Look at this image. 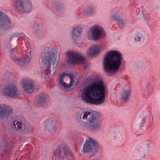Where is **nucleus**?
<instances>
[{
	"mask_svg": "<svg viewBox=\"0 0 160 160\" xmlns=\"http://www.w3.org/2000/svg\"><path fill=\"white\" fill-rule=\"evenodd\" d=\"M105 88L103 82L98 79L92 82L83 89L82 97L86 102L99 105L104 102Z\"/></svg>",
	"mask_w": 160,
	"mask_h": 160,
	"instance_id": "f257e3e1",
	"label": "nucleus"
},
{
	"mask_svg": "<svg viewBox=\"0 0 160 160\" xmlns=\"http://www.w3.org/2000/svg\"><path fill=\"white\" fill-rule=\"evenodd\" d=\"M58 52V50L52 47L45 48L39 59L40 63L43 65L47 64L43 72L44 75H54L59 57V53Z\"/></svg>",
	"mask_w": 160,
	"mask_h": 160,
	"instance_id": "f03ea898",
	"label": "nucleus"
},
{
	"mask_svg": "<svg viewBox=\"0 0 160 160\" xmlns=\"http://www.w3.org/2000/svg\"><path fill=\"white\" fill-rule=\"evenodd\" d=\"M78 122L86 128L91 130H98L101 128L102 125L98 122L96 116L90 112H84L81 110L78 112Z\"/></svg>",
	"mask_w": 160,
	"mask_h": 160,
	"instance_id": "7ed1b4c3",
	"label": "nucleus"
},
{
	"mask_svg": "<svg viewBox=\"0 0 160 160\" xmlns=\"http://www.w3.org/2000/svg\"><path fill=\"white\" fill-rule=\"evenodd\" d=\"M55 160H64L65 158H74V155L69 147L62 143L58 146L53 152Z\"/></svg>",
	"mask_w": 160,
	"mask_h": 160,
	"instance_id": "20e7f679",
	"label": "nucleus"
},
{
	"mask_svg": "<svg viewBox=\"0 0 160 160\" xmlns=\"http://www.w3.org/2000/svg\"><path fill=\"white\" fill-rule=\"evenodd\" d=\"M122 60L123 56L121 52L116 50H111V75L118 72Z\"/></svg>",
	"mask_w": 160,
	"mask_h": 160,
	"instance_id": "39448f33",
	"label": "nucleus"
},
{
	"mask_svg": "<svg viewBox=\"0 0 160 160\" xmlns=\"http://www.w3.org/2000/svg\"><path fill=\"white\" fill-rule=\"evenodd\" d=\"M14 4L16 9L24 13H29L32 10V6L29 0H15Z\"/></svg>",
	"mask_w": 160,
	"mask_h": 160,
	"instance_id": "423d86ee",
	"label": "nucleus"
},
{
	"mask_svg": "<svg viewBox=\"0 0 160 160\" xmlns=\"http://www.w3.org/2000/svg\"><path fill=\"white\" fill-rule=\"evenodd\" d=\"M13 28L10 18L5 13L0 10V28L4 31H9Z\"/></svg>",
	"mask_w": 160,
	"mask_h": 160,
	"instance_id": "0eeeda50",
	"label": "nucleus"
},
{
	"mask_svg": "<svg viewBox=\"0 0 160 160\" xmlns=\"http://www.w3.org/2000/svg\"><path fill=\"white\" fill-rule=\"evenodd\" d=\"M11 124L13 125V128L21 133L28 134L30 132V126L26 121L21 122L17 120L12 121Z\"/></svg>",
	"mask_w": 160,
	"mask_h": 160,
	"instance_id": "6e6552de",
	"label": "nucleus"
},
{
	"mask_svg": "<svg viewBox=\"0 0 160 160\" xmlns=\"http://www.w3.org/2000/svg\"><path fill=\"white\" fill-rule=\"evenodd\" d=\"M2 93L5 96L12 98H17L19 95L17 87L13 84H8L4 87L3 89Z\"/></svg>",
	"mask_w": 160,
	"mask_h": 160,
	"instance_id": "1a4fd4ad",
	"label": "nucleus"
},
{
	"mask_svg": "<svg viewBox=\"0 0 160 160\" xmlns=\"http://www.w3.org/2000/svg\"><path fill=\"white\" fill-rule=\"evenodd\" d=\"M67 54L68 57V62L70 64L75 65L78 61L83 62L85 58L77 52H68Z\"/></svg>",
	"mask_w": 160,
	"mask_h": 160,
	"instance_id": "9d476101",
	"label": "nucleus"
},
{
	"mask_svg": "<svg viewBox=\"0 0 160 160\" xmlns=\"http://www.w3.org/2000/svg\"><path fill=\"white\" fill-rule=\"evenodd\" d=\"M59 124L58 121L54 120L52 118H49L44 122V128L45 130L55 132L57 130Z\"/></svg>",
	"mask_w": 160,
	"mask_h": 160,
	"instance_id": "9b49d317",
	"label": "nucleus"
},
{
	"mask_svg": "<svg viewBox=\"0 0 160 160\" xmlns=\"http://www.w3.org/2000/svg\"><path fill=\"white\" fill-rule=\"evenodd\" d=\"M96 142L92 138H89L86 141L83 145V150L84 152H92L96 149Z\"/></svg>",
	"mask_w": 160,
	"mask_h": 160,
	"instance_id": "f8f14e48",
	"label": "nucleus"
},
{
	"mask_svg": "<svg viewBox=\"0 0 160 160\" xmlns=\"http://www.w3.org/2000/svg\"><path fill=\"white\" fill-rule=\"evenodd\" d=\"M12 112V110L11 107L5 104L0 105V119L8 117Z\"/></svg>",
	"mask_w": 160,
	"mask_h": 160,
	"instance_id": "ddd939ff",
	"label": "nucleus"
},
{
	"mask_svg": "<svg viewBox=\"0 0 160 160\" xmlns=\"http://www.w3.org/2000/svg\"><path fill=\"white\" fill-rule=\"evenodd\" d=\"M123 137V133L119 132L117 128H112L111 133V139L112 141H116L118 142H121Z\"/></svg>",
	"mask_w": 160,
	"mask_h": 160,
	"instance_id": "4468645a",
	"label": "nucleus"
},
{
	"mask_svg": "<svg viewBox=\"0 0 160 160\" xmlns=\"http://www.w3.org/2000/svg\"><path fill=\"white\" fill-rule=\"evenodd\" d=\"M28 52L27 53L25 54L24 58L21 59L16 58L13 60L19 66L22 67L25 66L28 63L31 58V53L30 50L29 51L28 49Z\"/></svg>",
	"mask_w": 160,
	"mask_h": 160,
	"instance_id": "2eb2a0df",
	"label": "nucleus"
},
{
	"mask_svg": "<svg viewBox=\"0 0 160 160\" xmlns=\"http://www.w3.org/2000/svg\"><path fill=\"white\" fill-rule=\"evenodd\" d=\"M21 84L24 90L28 93H32L34 89L32 85V82L28 79L24 78L21 82Z\"/></svg>",
	"mask_w": 160,
	"mask_h": 160,
	"instance_id": "dca6fc26",
	"label": "nucleus"
},
{
	"mask_svg": "<svg viewBox=\"0 0 160 160\" xmlns=\"http://www.w3.org/2000/svg\"><path fill=\"white\" fill-rule=\"evenodd\" d=\"M103 29L96 25L92 28V40L97 41L102 37Z\"/></svg>",
	"mask_w": 160,
	"mask_h": 160,
	"instance_id": "f3484780",
	"label": "nucleus"
},
{
	"mask_svg": "<svg viewBox=\"0 0 160 160\" xmlns=\"http://www.w3.org/2000/svg\"><path fill=\"white\" fill-rule=\"evenodd\" d=\"M149 144L140 145L138 148V155L146 157L149 151Z\"/></svg>",
	"mask_w": 160,
	"mask_h": 160,
	"instance_id": "a211bd4d",
	"label": "nucleus"
},
{
	"mask_svg": "<svg viewBox=\"0 0 160 160\" xmlns=\"http://www.w3.org/2000/svg\"><path fill=\"white\" fill-rule=\"evenodd\" d=\"M131 93V88L129 86L124 88L121 95V98L125 102L127 101L130 98Z\"/></svg>",
	"mask_w": 160,
	"mask_h": 160,
	"instance_id": "6ab92c4d",
	"label": "nucleus"
},
{
	"mask_svg": "<svg viewBox=\"0 0 160 160\" xmlns=\"http://www.w3.org/2000/svg\"><path fill=\"white\" fill-rule=\"evenodd\" d=\"M147 34L141 31H137L135 34V39L136 42H143L147 38Z\"/></svg>",
	"mask_w": 160,
	"mask_h": 160,
	"instance_id": "aec40b11",
	"label": "nucleus"
},
{
	"mask_svg": "<svg viewBox=\"0 0 160 160\" xmlns=\"http://www.w3.org/2000/svg\"><path fill=\"white\" fill-rule=\"evenodd\" d=\"M104 68L108 72L110 73V51H109L105 57L103 62Z\"/></svg>",
	"mask_w": 160,
	"mask_h": 160,
	"instance_id": "412c9836",
	"label": "nucleus"
},
{
	"mask_svg": "<svg viewBox=\"0 0 160 160\" xmlns=\"http://www.w3.org/2000/svg\"><path fill=\"white\" fill-rule=\"evenodd\" d=\"M82 32V28L80 26L73 28L72 32V37L74 40H77L80 36Z\"/></svg>",
	"mask_w": 160,
	"mask_h": 160,
	"instance_id": "4be33fe9",
	"label": "nucleus"
},
{
	"mask_svg": "<svg viewBox=\"0 0 160 160\" xmlns=\"http://www.w3.org/2000/svg\"><path fill=\"white\" fill-rule=\"evenodd\" d=\"M36 101L38 105L42 106L46 103L47 98L45 95L40 94L36 97Z\"/></svg>",
	"mask_w": 160,
	"mask_h": 160,
	"instance_id": "5701e85b",
	"label": "nucleus"
},
{
	"mask_svg": "<svg viewBox=\"0 0 160 160\" xmlns=\"http://www.w3.org/2000/svg\"><path fill=\"white\" fill-rule=\"evenodd\" d=\"M100 51L99 47L94 45L89 49L88 54L89 56L92 57H94L97 55Z\"/></svg>",
	"mask_w": 160,
	"mask_h": 160,
	"instance_id": "b1692460",
	"label": "nucleus"
},
{
	"mask_svg": "<svg viewBox=\"0 0 160 160\" xmlns=\"http://www.w3.org/2000/svg\"><path fill=\"white\" fill-rule=\"evenodd\" d=\"M10 153L9 150V146L8 144H6L3 150L1 151L0 154L1 157L5 158H8Z\"/></svg>",
	"mask_w": 160,
	"mask_h": 160,
	"instance_id": "393cba45",
	"label": "nucleus"
},
{
	"mask_svg": "<svg viewBox=\"0 0 160 160\" xmlns=\"http://www.w3.org/2000/svg\"><path fill=\"white\" fill-rule=\"evenodd\" d=\"M147 118L146 116H144L141 117L140 118V120L141 121V122H140L138 124H137L136 127V129L137 130H140L141 129V128L144 125Z\"/></svg>",
	"mask_w": 160,
	"mask_h": 160,
	"instance_id": "a878e982",
	"label": "nucleus"
},
{
	"mask_svg": "<svg viewBox=\"0 0 160 160\" xmlns=\"http://www.w3.org/2000/svg\"><path fill=\"white\" fill-rule=\"evenodd\" d=\"M32 31L36 36H38L41 32V29L39 28V25L37 23L34 24L32 28Z\"/></svg>",
	"mask_w": 160,
	"mask_h": 160,
	"instance_id": "bb28decb",
	"label": "nucleus"
},
{
	"mask_svg": "<svg viewBox=\"0 0 160 160\" xmlns=\"http://www.w3.org/2000/svg\"><path fill=\"white\" fill-rule=\"evenodd\" d=\"M95 11V8L93 7H89L83 11V13L84 14L88 15H91Z\"/></svg>",
	"mask_w": 160,
	"mask_h": 160,
	"instance_id": "cd10ccee",
	"label": "nucleus"
},
{
	"mask_svg": "<svg viewBox=\"0 0 160 160\" xmlns=\"http://www.w3.org/2000/svg\"><path fill=\"white\" fill-rule=\"evenodd\" d=\"M24 36H25V35L24 34L22 33L21 32H16L13 33L11 35V37H10L9 41H11L12 38L14 37H23Z\"/></svg>",
	"mask_w": 160,
	"mask_h": 160,
	"instance_id": "c85d7f7f",
	"label": "nucleus"
},
{
	"mask_svg": "<svg viewBox=\"0 0 160 160\" xmlns=\"http://www.w3.org/2000/svg\"><path fill=\"white\" fill-rule=\"evenodd\" d=\"M117 22L121 28H124V26L126 23V22L125 20L121 18H119Z\"/></svg>",
	"mask_w": 160,
	"mask_h": 160,
	"instance_id": "c756f323",
	"label": "nucleus"
},
{
	"mask_svg": "<svg viewBox=\"0 0 160 160\" xmlns=\"http://www.w3.org/2000/svg\"><path fill=\"white\" fill-rule=\"evenodd\" d=\"M59 83L61 87L64 88H68L70 87V85H69V84H67L65 82H62Z\"/></svg>",
	"mask_w": 160,
	"mask_h": 160,
	"instance_id": "7c9ffc66",
	"label": "nucleus"
},
{
	"mask_svg": "<svg viewBox=\"0 0 160 160\" xmlns=\"http://www.w3.org/2000/svg\"><path fill=\"white\" fill-rule=\"evenodd\" d=\"M112 18L116 21H117L120 18V16L117 13H115L112 15Z\"/></svg>",
	"mask_w": 160,
	"mask_h": 160,
	"instance_id": "2f4dec72",
	"label": "nucleus"
},
{
	"mask_svg": "<svg viewBox=\"0 0 160 160\" xmlns=\"http://www.w3.org/2000/svg\"><path fill=\"white\" fill-rule=\"evenodd\" d=\"M66 73L63 72L61 74L59 77V83L63 82V77L66 76Z\"/></svg>",
	"mask_w": 160,
	"mask_h": 160,
	"instance_id": "473e14b6",
	"label": "nucleus"
},
{
	"mask_svg": "<svg viewBox=\"0 0 160 160\" xmlns=\"http://www.w3.org/2000/svg\"><path fill=\"white\" fill-rule=\"evenodd\" d=\"M66 76H68L69 77L70 79L74 78V77L73 76V74L72 73H66Z\"/></svg>",
	"mask_w": 160,
	"mask_h": 160,
	"instance_id": "72a5a7b5",
	"label": "nucleus"
},
{
	"mask_svg": "<svg viewBox=\"0 0 160 160\" xmlns=\"http://www.w3.org/2000/svg\"><path fill=\"white\" fill-rule=\"evenodd\" d=\"M74 78L70 79V83L69 84V85H70V87L72 85L73 83L74 82Z\"/></svg>",
	"mask_w": 160,
	"mask_h": 160,
	"instance_id": "f704fd0d",
	"label": "nucleus"
},
{
	"mask_svg": "<svg viewBox=\"0 0 160 160\" xmlns=\"http://www.w3.org/2000/svg\"><path fill=\"white\" fill-rule=\"evenodd\" d=\"M139 158L138 159H137V160H144V159L146 158V157H143L142 156H139Z\"/></svg>",
	"mask_w": 160,
	"mask_h": 160,
	"instance_id": "c9c22d12",
	"label": "nucleus"
},
{
	"mask_svg": "<svg viewBox=\"0 0 160 160\" xmlns=\"http://www.w3.org/2000/svg\"><path fill=\"white\" fill-rule=\"evenodd\" d=\"M24 37V40H25V43H26V42L27 43H28V42L29 41V39L28 38L26 37L25 36H24V37Z\"/></svg>",
	"mask_w": 160,
	"mask_h": 160,
	"instance_id": "e433bc0d",
	"label": "nucleus"
},
{
	"mask_svg": "<svg viewBox=\"0 0 160 160\" xmlns=\"http://www.w3.org/2000/svg\"><path fill=\"white\" fill-rule=\"evenodd\" d=\"M157 9H160V1L159 2V3L157 4V6L156 7Z\"/></svg>",
	"mask_w": 160,
	"mask_h": 160,
	"instance_id": "4c0bfd02",
	"label": "nucleus"
},
{
	"mask_svg": "<svg viewBox=\"0 0 160 160\" xmlns=\"http://www.w3.org/2000/svg\"><path fill=\"white\" fill-rule=\"evenodd\" d=\"M9 53L12 55H13L14 53V51L13 49H11L9 51Z\"/></svg>",
	"mask_w": 160,
	"mask_h": 160,
	"instance_id": "58836bf2",
	"label": "nucleus"
},
{
	"mask_svg": "<svg viewBox=\"0 0 160 160\" xmlns=\"http://www.w3.org/2000/svg\"><path fill=\"white\" fill-rule=\"evenodd\" d=\"M65 63H62V67H63L65 66Z\"/></svg>",
	"mask_w": 160,
	"mask_h": 160,
	"instance_id": "ea45409f",
	"label": "nucleus"
},
{
	"mask_svg": "<svg viewBox=\"0 0 160 160\" xmlns=\"http://www.w3.org/2000/svg\"><path fill=\"white\" fill-rule=\"evenodd\" d=\"M56 9H59V6H57Z\"/></svg>",
	"mask_w": 160,
	"mask_h": 160,
	"instance_id": "a19ab883",
	"label": "nucleus"
}]
</instances>
